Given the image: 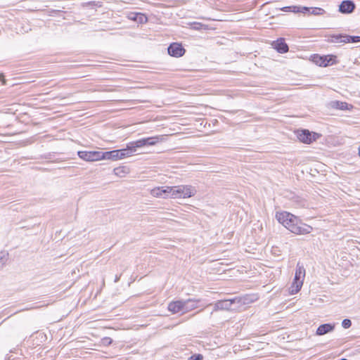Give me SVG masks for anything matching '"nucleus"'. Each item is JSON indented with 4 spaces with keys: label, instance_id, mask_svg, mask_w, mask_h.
Returning <instances> with one entry per match:
<instances>
[{
    "label": "nucleus",
    "instance_id": "1",
    "mask_svg": "<svg viewBox=\"0 0 360 360\" xmlns=\"http://www.w3.org/2000/svg\"><path fill=\"white\" fill-rule=\"evenodd\" d=\"M276 218L279 223L295 234H307L312 230L311 226L302 224L295 215L287 212H277Z\"/></svg>",
    "mask_w": 360,
    "mask_h": 360
},
{
    "label": "nucleus",
    "instance_id": "2",
    "mask_svg": "<svg viewBox=\"0 0 360 360\" xmlns=\"http://www.w3.org/2000/svg\"><path fill=\"white\" fill-rule=\"evenodd\" d=\"M164 139L162 136H156L143 138L134 141L129 142L125 148L117 150L116 155L117 160L124 159L133 155L137 152V149L145 146H152Z\"/></svg>",
    "mask_w": 360,
    "mask_h": 360
},
{
    "label": "nucleus",
    "instance_id": "3",
    "mask_svg": "<svg viewBox=\"0 0 360 360\" xmlns=\"http://www.w3.org/2000/svg\"><path fill=\"white\" fill-rule=\"evenodd\" d=\"M305 277V269L300 262L297 264L295 278L291 286L289 288L290 294L295 295L297 293L303 285V281Z\"/></svg>",
    "mask_w": 360,
    "mask_h": 360
},
{
    "label": "nucleus",
    "instance_id": "4",
    "mask_svg": "<svg viewBox=\"0 0 360 360\" xmlns=\"http://www.w3.org/2000/svg\"><path fill=\"white\" fill-rule=\"evenodd\" d=\"M172 198H186L195 195L196 191L191 186H172Z\"/></svg>",
    "mask_w": 360,
    "mask_h": 360
},
{
    "label": "nucleus",
    "instance_id": "5",
    "mask_svg": "<svg viewBox=\"0 0 360 360\" xmlns=\"http://www.w3.org/2000/svg\"><path fill=\"white\" fill-rule=\"evenodd\" d=\"M311 60L316 65L321 67H327L338 63L337 56L335 55L320 56L319 54H314L311 56Z\"/></svg>",
    "mask_w": 360,
    "mask_h": 360
},
{
    "label": "nucleus",
    "instance_id": "6",
    "mask_svg": "<svg viewBox=\"0 0 360 360\" xmlns=\"http://www.w3.org/2000/svg\"><path fill=\"white\" fill-rule=\"evenodd\" d=\"M296 133L300 141L306 144H309L316 141L321 136L319 134L311 132L308 129L297 130Z\"/></svg>",
    "mask_w": 360,
    "mask_h": 360
},
{
    "label": "nucleus",
    "instance_id": "7",
    "mask_svg": "<svg viewBox=\"0 0 360 360\" xmlns=\"http://www.w3.org/2000/svg\"><path fill=\"white\" fill-rule=\"evenodd\" d=\"M235 304L234 298L229 300H218L215 303L209 304L208 306H213V310L211 312L210 315L213 314L214 311H217L219 310H231L232 309V305Z\"/></svg>",
    "mask_w": 360,
    "mask_h": 360
},
{
    "label": "nucleus",
    "instance_id": "8",
    "mask_svg": "<svg viewBox=\"0 0 360 360\" xmlns=\"http://www.w3.org/2000/svg\"><path fill=\"white\" fill-rule=\"evenodd\" d=\"M78 156L89 162L97 161L101 160V151H79Z\"/></svg>",
    "mask_w": 360,
    "mask_h": 360
},
{
    "label": "nucleus",
    "instance_id": "9",
    "mask_svg": "<svg viewBox=\"0 0 360 360\" xmlns=\"http://www.w3.org/2000/svg\"><path fill=\"white\" fill-rule=\"evenodd\" d=\"M167 51L171 56L179 58L184 55L186 50L181 44L172 43L167 48Z\"/></svg>",
    "mask_w": 360,
    "mask_h": 360
},
{
    "label": "nucleus",
    "instance_id": "10",
    "mask_svg": "<svg viewBox=\"0 0 360 360\" xmlns=\"http://www.w3.org/2000/svg\"><path fill=\"white\" fill-rule=\"evenodd\" d=\"M172 186H161L153 188L151 191V194L155 197H162V198H172Z\"/></svg>",
    "mask_w": 360,
    "mask_h": 360
},
{
    "label": "nucleus",
    "instance_id": "11",
    "mask_svg": "<svg viewBox=\"0 0 360 360\" xmlns=\"http://www.w3.org/2000/svg\"><path fill=\"white\" fill-rule=\"evenodd\" d=\"M356 8L354 1L351 0H344L339 6V12L343 14L352 13Z\"/></svg>",
    "mask_w": 360,
    "mask_h": 360
},
{
    "label": "nucleus",
    "instance_id": "12",
    "mask_svg": "<svg viewBox=\"0 0 360 360\" xmlns=\"http://www.w3.org/2000/svg\"><path fill=\"white\" fill-rule=\"evenodd\" d=\"M199 300L195 299H188L183 300V314L188 313L199 307Z\"/></svg>",
    "mask_w": 360,
    "mask_h": 360
},
{
    "label": "nucleus",
    "instance_id": "13",
    "mask_svg": "<svg viewBox=\"0 0 360 360\" xmlns=\"http://www.w3.org/2000/svg\"><path fill=\"white\" fill-rule=\"evenodd\" d=\"M273 46L274 49L280 53H285L288 51L289 47L285 43L283 38H280L274 41Z\"/></svg>",
    "mask_w": 360,
    "mask_h": 360
},
{
    "label": "nucleus",
    "instance_id": "14",
    "mask_svg": "<svg viewBox=\"0 0 360 360\" xmlns=\"http://www.w3.org/2000/svg\"><path fill=\"white\" fill-rule=\"evenodd\" d=\"M127 18L139 24H144L148 22V17L141 13L131 12L128 14Z\"/></svg>",
    "mask_w": 360,
    "mask_h": 360
},
{
    "label": "nucleus",
    "instance_id": "15",
    "mask_svg": "<svg viewBox=\"0 0 360 360\" xmlns=\"http://www.w3.org/2000/svg\"><path fill=\"white\" fill-rule=\"evenodd\" d=\"M167 309L172 314L183 313V300L171 302L169 303Z\"/></svg>",
    "mask_w": 360,
    "mask_h": 360
},
{
    "label": "nucleus",
    "instance_id": "16",
    "mask_svg": "<svg viewBox=\"0 0 360 360\" xmlns=\"http://www.w3.org/2000/svg\"><path fill=\"white\" fill-rule=\"evenodd\" d=\"M335 329V324L323 323L320 325L316 329V335H323L330 332L333 331Z\"/></svg>",
    "mask_w": 360,
    "mask_h": 360
},
{
    "label": "nucleus",
    "instance_id": "17",
    "mask_svg": "<svg viewBox=\"0 0 360 360\" xmlns=\"http://www.w3.org/2000/svg\"><path fill=\"white\" fill-rule=\"evenodd\" d=\"M329 106L333 109L338 110H350L353 108V106L346 102H342L340 101H332L329 103Z\"/></svg>",
    "mask_w": 360,
    "mask_h": 360
},
{
    "label": "nucleus",
    "instance_id": "18",
    "mask_svg": "<svg viewBox=\"0 0 360 360\" xmlns=\"http://www.w3.org/2000/svg\"><path fill=\"white\" fill-rule=\"evenodd\" d=\"M253 297V295H246L243 297H234L235 304H238L239 306L249 304L254 302Z\"/></svg>",
    "mask_w": 360,
    "mask_h": 360
},
{
    "label": "nucleus",
    "instance_id": "19",
    "mask_svg": "<svg viewBox=\"0 0 360 360\" xmlns=\"http://www.w3.org/2000/svg\"><path fill=\"white\" fill-rule=\"evenodd\" d=\"M344 37H345V34H330L326 41L328 43H343Z\"/></svg>",
    "mask_w": 360,
    "mask_h": 360
},
{
    "label": "nucleus",
    "instance_id": "20",
    "mask_svg": "<svg viewBox=\"0 0 360 360\" xmlns=\"http://www.w3.org/2000/svg\"><path fill=\"white\" fill-rule=\"evenodd\" d=\"M117 150H113L110 151L101 152V160H111L113 161L117 160V158L116 155Z\"/></svg>",
    "mask_w": 360,
    "mask_h": 360
},
{
    "label": "nucleus",
    "instance_id": "21",
    "mask_svg": "<svg viewBox=\"0 0 360 360\" xmlns=\"http://www.w3.org/2000/svg\"><path fill=\"white\" fill-rule=\"evenodd\" d=\"M345 39H343L344 44L347 43H358L360 42V37L359 36H350L345 34Z\"/></svg>",
    "mask_w": 360,
    "mask_h": 360
},
{
    "label": "nucleus",
    "instance_id": "22",
    "mask_svg": "<svg viewBox=\"0 0 360 360\" xmlns=\"http://www.w3.org/2000/svg\"><path fill=\"white\" fill-rule=\"evenodd\" d=\"M311 13L314 15H321L326 13L323 8L318 7L311 8Z\"/></svg>",
    "mask_w": 360,
    "mask_h": 360
},
{
    "label": "nucleus",
    "instance_id": "23",
    "mask_svg": "<svg viewBox=\"0 0 360 360\" xmlns=\"http://www.w3.org/2000/svg\"><path fill=\"white\" fill-rule=\"evenodd\" d=\"M311 8L306 6H297L296 10H293V13H306L309 12Z\"/></svg>",
    "mask_w": 360,
    "mask_h": 360
},
{
    "label": "nucleus",
    "instance_id": "24",
    "mask_svg": "<svg viewBox=\"0 0 360 360\" xmlns=\"http://www.w3.org/2000/svg\"><path fill=\"white\" fill-rule=\"evenodd\" d=\"M190 25L192 29L195 30H200L202 28V27L205 26L203 24H202L201 22H193L190 23Z\"/></svg>",
    "mask_w": 360,
    "mask_h": 360
},
{
    "label": "nucleus",
    "instance_id": "25",
    "mask_svg": "<svg viewBox=\"0 0 360 360\" xmlns=\"http://www.w3.org/2000/svg\"><path fill=\"white\" fill-rule=\"evenodd\" d=\"M352 326V321L350 319H345L342 321V326L347 329V328H350Z\"/></svg>",
    "mask_w": 360,
    "mask_h": 360
},
{
    "label": "nucleus",
    "instance_id": "26",
    "mask_svg": "<svg viewBox=\"0 0 360 360\" xmlns=\"http://www.w3.org/2000/svg\"><path fill=\"white\" fill-rule=\"evenodd\" d=\"M8 254L4 252H0V264L4 265L5 264V262L6 261V257Z\"/></svg>",
    "mask_w": 360,
    "mask_h": 360
},
{
    "label": "nucleus",
    "instance_id": "27",
    "mask_svg": "<svg viewBox=\"0 0 360 360\" xmlns=\"http://www.w3.org/2000/svg\"><path fill=\"white\" fill-rule=\"evenodd\" d=\"M297 6H285L281 8V11L285 12H293V10H296Z\"/></svg>",
    "mask_w": 360,
    "mask_h": 360
},
{
    "label": "nucleus",
    "instance_id": "28",
    "mask_svg": "<svg viewBox=\"0 0 360 360\" xmlns=\"http://www.w3.org/2000/svg\"><path fill=\"white\" fill-rule=\"evenodd\" d=\"M202 359H203V356L202 354H197L192 355L189 358V360H202Z\"/></svg>",
    "mask_w": 360,
    "mask_h": 360
},
{
    "label": "nucleus",
    "instance_id": "29",
    "mask_svg": "<svg viewBox=\"0 0 360 360\" xmlns=\"http://www.w3.org/2000/svg\"><path fill=\"white\" fill-rule=\"evenodd\" d=\"M102 343L104 345H109L112 343V339L108 337H105L102 339Z\"/></svg>",
    "mask_w": 360,
    "mask_h": 360
},
{
    "label": "nucleus",
    "instance_id": "30",
    "mask_svg": "<svg viewBox=\"0 0 360 360\" xmlns=\"http://www.w3.org/2000/svg\"><path fill=\"white\" fill-rule=\"evenodd\" d=\"M0 81H2L4 84H6V80L4 79V75L3 74H0Z\"/></svg>",
    "mask_w": 360,
    "mask_h": 360
},
{
    "label": "nucleus",
    "instance_id": "31",
    "mask_svg": "<svg viewBox=\"0 0 360 360\" xmlns=\"http://www.w3.org/2000/svg\"><path fill=\"white\" fill-rule=\"evenodd\" d=\"M120 277H121V274L120 275H116L115 278V283H117L120 281Z\"/></svg>",
    "mask_w": 360,
    "mask_h": 360
},
{
    "label": "nucleus",
    "instance_id": "32",
    "mask_svg": "<svg viewBox=\"0 0 360 360\" xmlns=\"http://www.w3.org/2000/svg\"><path fill=\"white\" fill-rule=\"evenodd\" d=\"M27 309H20V310H19V311H17L14 312V314H18L19 311H24V310H27Z\"/></svg>",
    "mask_w": 360,
    "mask_h": 360
},
{
    "label": "nucleus",
    "instance_id": "33",
    "mask_svg": "<svg viewBox=\"0 0 360 360\" xmlns=\"http://www.w3.org/2000/svg\"><path fill=\"white\" fill-rule=\"evenodd\" d=\"M119 169H120L119 168H115V169H114V172H115V173L116 174H117V171H118Z\"/></svg>",
    "mask_w": 360,
    "mask_h": 360
},
{
    "label": "nucleus",
    "instance_id": "34",
    "mask_svg": "<svg viewBox=\"0 0 360 360\" xmlns=\"http://www.w3.org/2000/svg\"><path fill=\"white\" fill-rule=\"evenodd\" d=\"M359 155L360 156V146H359Z\"/></svg>",
    "mask_w": 360,
    "mask_h": 360
},
{
    "label": "nucleus",
    "instance_id": "35",
    "mask_svg": "<svg viewBox=\"0 0 360 360\" xmlns=\"http://www.w3.org/2000/svg\"><path fill=\"white\" fill-rule=\"evenodd\" d=\"M200 312H201V310L198 311L197 314H199Z\"/></svg>",
    "mask_w": 360,
    "mask_h": 360
},
{
    "label": "nucleus",
    "instance_id": "36",
    "mask_svg": "<svg viewBox=\"0 0 360 360\" xmlns=\"http://www.w3.org/2000/svg\"><path fill=\"white\" fill-rule=\"evenodd\" d=\"M200 312H201V310L198 311L197 314H199Z\"/></svg>",
    "mask_w": 360,
    "mask_h": 360
},
{
    "label": "nucleus",
    "instance_id": "37",
    "mask_svg": "<svg viewBox=\"0 0 360 360\" xmlns=\"http://www.w3.org/2000/svg\"><path fill=\"white\" fill-rule=\"evenodd\" d=\"M200 312H201V310L198 311L197 314H199Z\"/></svg>",
    "mask_w": 360,
    "mask_h": 360
}]
</instances>
